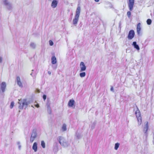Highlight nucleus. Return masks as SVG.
I'll return each instance as SVG.
<instances>
[{"label":"nucleus","instance_id":"f257e3e1","mask_svg":"<svg viewBox=\"0 0 154 154\" xmlns=\"http://www.w3.org/2000/svg\"><path fill=\"white\" fill-rule=\"evenodd\" d=\"M81 11V7L78 5L76 9L75 14V17L73 19L72 23L73 24L76 26L77 25V23L79 19L80 13Z\"/></svg>","mask_w":154,"mask_h":154},{"label":"nucleus","instance_id":"f03ea898","mask_svg":"<svg viewBox=\"0 0 154 154\" xmlns=\"http://www.w3.org/2000/svg\"><path fill=\"white\" fill-rule=\"evenodd\" d=\"M19 100V104L20 105L19 108L20 109H23L24 107H25V109L28 105L30 103V101H27L26 99H24L23 100Z\"/></svg>","mask_w":154,"mask_h":154},{"label":"nucleus","instance_id":"7ed1b4c3","mask_svg":"<svg viewBox=\"0 0 154 154\" xmlns=\"http://www.w3.org/2000/svg\"><path fill=\"white\" fill-rule=\"evenodd\" d=\"M136 107L137 108V110L135 112V114L136 115V116L138 120V125H141V114L138 108L136 105Z\"/></svg>","mask_w":154,"mask_h":154},{"label":"nucleus","instance_id":"20e7f679","mask_svg":"<svg viewBox=\"0 0 154 154\" xmlns=\"http://www.w3.org/2000/svg\"><path fill=\"white\" fill-rule=\"evenodd\" d=\"M4 4L6 7L7 9L9 11H11L13 9V6L11 3L8 0H3Z\"/></svg>","mask_w":154,"mask_h":154},{"label":"nucleus","instance_id":"39448f33","mask_svg":"<svg viewBox=\"0 0 154 154\" xmlns=\"http://www.w3.org/2000/svg\"><path fill=\"white\" fill-rule=\"evenodd\" d=\"M57 140L60 144H64L66 143V140L64 137L62 136L58 137Z\"/></svg>","mask_w":154,"mask_h":154},{"label":"nucleus","instance_id":"423d86ee","mask_svg":"<svg viewBox=\"0 0 154 154\" xmlns=\"http://www.w3.org/2000/svg\"><path fill=\"white\" fill-rule=\"evenodd\" d=\"M135 32L134 30H130L128 33V39H132L134 37Z\"/></svg>","mask_w":154,"mask_h":154},{"label":"nucleus","instance_id":"0eeeda50","mask_svg":"<svg viewBox=\"0 0 154 154\" xmlns=\"http://www.w3.org/2000/svg\"><path fill=\"white\" fill-rule=\"evenodd\" d=\"M134 0H129L128 6L129 10L132 11L133 10L134 5Z\"/></svg>","mask_w":154,"mask_h":154},{"label":"nucleus","instance_id":"6e6552de","mask_svg":"<svg viewBox=\"0 0 154 154\" xmlns=\"http://www.w3.org/2000/svg\"><path fill=\"white\" fill-rule=\"evenodd\" d=\"M6 83L5 82H3L1 83V90L0 89V93L1 92V90L2 91V92L4 93L5 92V89L6 88Z\"/></svg>","mask_w":154,"mask_h":154},{"label":"nucleus","instance_id":"1a4fd4ad","mask_svg":"<svg viewBox=\"0 0 154 154\" xmlns=\"http://www.w3.org/2000/svg\"><path fill=\"white\" fill-rule=\"evenodd\" d=\"M80 66V72H82L86 70V67L83 62H81Z\"/></svg>","mask_w":154,"mask_h":154},{"label":"nucleus","instance_id":"9d476101","mask_svg":"<svg viewBox=\"0 0 154 154\" xmlns=\"http://www.w3.org/2000/svg\"><path fill=\"white\" fill-rule=\"evenodd\" d=\"M16 81L17 84L19 87L21 88L23 87V85L20 81V79L19 76H16Z\"/></svg>","mask_w":154,"mask_h":154},{"label":"nucleus","instance_id":"9b49d317","mask_svg":"<svg viewBox=\"0 0 154 154\" xmlns=\"http://www.w3.org/2000/svg\"><path fill=\"white\" fill-rule=\"evenodd\" d=\"M58 2L57 0H53L51 4V6L53 8H55L58 4Z\"/></svg>","mask_w":154,"mask_h":154},{"label":"nucleus","instance_id":"f8f14e48","mask_svg":"<svg viewBox=\"0 0 154 154\" xmlns=\"http://www.w3.org/2000/svg\"><path fill=\"white\" fill-rule=\"evenodd\" d=\"M37 136V131L36 129H33L32 132L31 137L35 138Z\"/></svg>","mask_w":154,"mask_h":154},{"label":"nucleus","instance_id":"ddd939ff","mask_svg":"<svg viewBox=\"0 0 154 154\" xmlns=\"http://www.w3.org/2000/svg\"><path fill=\"white\" fill-rule=\"evenodd\" d=\"M75 103V101L73 99H71L69 100L68 103V106L69 107H72Z\"/></svg>","mask_w":154,"mask_h":154},{"label":"nucleus","instance_id":"4468645a","mask_svg":"<svg viewBox=\"0 0 154 154\" xmlns=\"http://www.w3.org/2000/svg\"><path fill=\"white\" fill-rule=\"evenodd\" d=\"M148 122H146V124L145 125V126L143 128V132L145 134V135H146L147 134V132L148 129Z\"/></svg>","mask_w":154,"mask_h":154},{"label":"nucleus","instance_id":"2eb2a0df","mask_svg":"<svg viewBox=\"0 0 154 154\" xmlns=\"http://www.w3.org/2000/svg\"><path fill=\"white\" fill-rule=\"evenodd\" d=\"M132 45L133 46L134 48L136 49L137 50H140V48L139 45L137 44V42H133Z\"/></svg>","mask_w":154,"mask_h":154},{"label":"nucleus","instance_id":"dca6fc26","mask_svg":"<svg viewBox=\"0 0 154 154\" xmlns=\"http://www.w3.org/2000/svg\"><path fill=\"white\" fill-rule=\"evenodd\" d=\"M140 23H138L137 24V34L138 35H140V31H141V28L140 27Z\"/></svg>","mask_w":154,"mask_h":154},{"label":"nucleus","instance_id":"f3484780","mask_svg":"<svg viewBox=\"0 0 154 154\" xmlns=\"http://www.w3.org/2000/svg\"><path fill=\"white\" fill-rule=\"evenodd\" d=\"M47 105L48 112L49 114H51V111L49 103H47Z\"/></svg>","mask_w":154,"mask_h":154},{"label":"nucleus","instance_id":"a211bd4d","mask_svg":"<svg viewBox=\"0 0 154 154\" xmlns=\"http://www.w3.org/2000/svg\"><path fill=\"white\" fill-rule=\"evenodd\" d=\"M57 63L56 57L54 56H52L51 57V63L53 64H55Z\"/></svg>","mask_w":154,"mask_h":154},{"label":"nucleus","instance_id":"6ab92c4d","mask_svg":"<svg viewBox=\"0 0 154 154\" xmlns=\"http://www.w3.org/2000/svg\"><path fill=\"white\" fill-rule=\"evenodd\" d=\"M57 145H55L53 147V150L54 152H56L58 151V148Z\"/></svg>","mask_w":154,"mask_h":154},{"label":"nucleus","instance_id":"aec40b11","mask_svg":"<svg viewBox=\"0 0 154 154\" xmlns=\"http://www.w3.org/2000/svg\"><path fill=\"white\" fill-rule=\"evenodd\" d=\"M75 136L77 139H79L82 137V135L81 134L77 133Z\"/></svg>","mask_w":154,"mask_h":154},{"label":"nucleus","instance_id":"412c9836","mask_svg":"<svg viewBox=\"0 0 154 154\" xmlns=\"http://www.w3.org/2000/svg\"><path fill=\"white\" fill-rule=\"evenodd\" d=\"M30 46L33 49H35L36 47V45L33 42H31L30 44Z\"/></svg>","mask_w":154,"mask_h":154},{"label":"nucleus","instance_id":"4be33fe9","mask_svg":"<svg viewBox=\"0 0 154 154\" xmlns=\"http://www.w3.org/2000/svg\"><path fill=\"white\" fill-rule=\"evenodd\" d=\"M96 124V122H94L91 124V128L92 130H93Z\"/></svg>","mask_w":154,"mask_h":154},{"label":"nucleus","instance_id":"5701e85b","mask_svg":"<svg viewBox=\"0 0 154 154\" xmlns=\"http://www.w3.org/2000/svg\"><path fill=\"white\" fill-rule=\"evenodd\" d=\"M86 75V73L85 72H81L79 74V75L80 77L82 78L84 77Z\"/></svg>","mask_w":154,"mask_h":154},{"label":"nucleus","instance_id":"b1692460","mask_svg":"<svg viewBox=\"0 0 154 154\" xmlns=\"http://www.w3.org/2000/svg\"><path fill=\"white\" fill-rule=\"evenodd\" d=\"M32 149L35 152H36L37 149V145H33Z\"/></svg>","mask_w":154,"mask_h":154},{"label":"nucleus","instance_id":"393cba45","mask_svg":"<svg viewBox=\"0 0 154 154\" xmlns=\"http://www.w3.org/2000/svg\"><path fill=\"white\" fill-rule=\"evenodd\" d=\"M66 125L65 124L63 125L62 129L63 131H65L66 130Z\"/></svg>","mask_w":154,"mask_h":154},{"label":"nucleus","instance_id":"a878e982","mask_svg":"<svg viewBox=\"0 0 154 154\" xmlns=\"http://www.w3.org/2000/svg\"><path fill=\"white\" fill-rule=\"evenodd\" d=\"M146 22L148 25H149L151 23L152 20L150 19H149L147 20Z\"/></svg>","mask_w":154,"mask_h":154},{"label":"nucleus","instance_id":"bb28decb","mask_svg":"<svg viewBox=\"0 0 154 154\" xmlns=\"http://www.w3.org/2000/svg\"><path fill=\"white\" fill-rule=\"evenodd\" d=\"M14 105V102L13 101L11 102V104H10V108L11 109H12Z\"/></svg>","mask_w":154,"mask_h":154},{"label":"nucleus","instance_id":"cd10ccee","mask_svg":"<svg viewBox=\"0 0 154 154\" xmlns=\"http://www.w3.org/2000/svg\"><path fill=\"white\" fill-rule=\"evenodd\" d=\"M131 13L130 11H128L127 13V15L128 18H130L131 16Z\"/></svg>","mask_w":154,"mask_h":154},{"label":"nucleus","instance_id":"c85d7f7f","mask_svg":"<svg viewBox=\"0 0 154 154\" xmlns=\"http://www.w3.org/2000/svg\"><path fill=\"white\" fill-rule=\"evenodd\" d=\"M35 139V138H34L32 137H30V142L31 143H32L34 141V140Z\"/></svg>","mask_w":154,"mask_h":154},{"label":"nucleus","instance_id":"c756f323","mask_svg":"<svg viewBox=\"0 0 154 154\" xmlns=\"http://www.w3.org/2000/svg\"><path fill=\"white\" fill-rule=\"evenodd\" d=\"M49 43L50 45L52 46L53 45V42L52 41L50 40L49 41Z\"/></svg>","mask_w":154,"mask_h":154},{"label":"nucleus","instance_id":"7c9ffc66","mask_svg":"<svg viewBox=\"0 0 154 154\" xmlns=\"http://www.w3.org/2000/svg\"><path fill=\"white\" fill-rule=\"evenodd\" d=\"M119 145H115V149L116 150H117L119 147Z\"/></svg>","mask_w":154,"mask_h":154},{"label":"nucleus","instance_id":"2f4dec72","mask_svg":"<svg viewBox=\"0 0 154 154\" xmlns=\"http://www.w3.org/2000/svg\"><path fill=\"white\" fill-rule=\"evenodd\" d=\"M52 66L53 69H55L57 68V65H53Z\"/></svg>","mask_w":154,"mask_h":154},{"label":"nucleus","instance_id":"473e14b6","mask_svg":"<svg viewBox=\"0 0 154 154\" xmlns=\"http://www.w3.org/2000/svg\"><path fill=\"white\" fill-rule=\"evenodd\" d=\"M43 99L44 100H45L46 99V96L45 95H44L43 96Z\"/></svg>","mask_w":154,"mask_h":154},{"label":"nucleus","instance_id":"72a5a7b5","mask_svg":"<svg viewBox=\"0 0 154 154\" xmlns=\"http://www.w3.org/2000/svg\"><path fill=\"white\" fill-rule=\"evenodd\" d=\"M2 58L0 56V63H2Z\"/></svg>","mask_w":154,"mask_h":154},{"label":"nucleus","instance_id":"f704fd0d","mask_svg":"<svg viewBox=\"0 0 154 154\" xmlns=\"http://www.w3.org/2000/svg\"><path fill=\"white\" fill-rule=\"evenodd\" d=\"M41 144H45V142L43 140L41 141Z\"/></svg>","mask_w":154,"mask_h":154},{"label":"nucleus","instance_id":"c9c22d12","mask_svg":"<svg viewBox=\"0 0 154 154\" xmlns=\"http://www.w3.org/2000/svg\"><path fill=\"white\" fill-rule=\"evenodd\" d=\"M63 147H67L68 146V145H62Z\"/></svg>","mask_w":154,"mask_h":154},{"label":"nucleus","instance_id":"e433bc0d","mask_svg":"<svg viewBox=\"0 0 154 154\" xmlns=\"http://www.w3.org/2000/svg\"><path fill=\"white\" fill-rule=\"evenodd\" d=\"M35 106L37 108H38L39 107V105L38 104H36L35 105Z\"/></svg>","mask_w":154,"mask_h":154},{"label":"nucleus","instance_id":"4c0bfd02","mask_svg":"<svg viewBox=\"0 0 154 154\" xmlns=\"http://www.w3.org/2000/svg\"><path fill=\"white\" fill-rule=\"evenodd\" d=\"M82 23H80V24H79V26H80V27H82Z\"/></svg>","mask_w":154,"mask_h":154},{"label":"nucleus","instance_id":"58836bf2","mask_svg":"<svg viewBox=\"0 0 154 154\" xmlns=\"http://www.w3.org/2000/svg\"><path fill=\"white\" fill-rule=\"evenodd\" d=\"M48 74H49L50 75H51V72L50 71H48Z\"/></svg>","mask_w":154,"mask_h":154},{"label":"nucleus","instance_id":"ea45409f","mask_svg":"<svg viewBox=\"0 0 154 154\" xmlns=\"http://www.w3.org/2000/svg\"><path fill=\"white\" fill-rule=\"evenodd\" d=\"M113 87H112L111 88L110 90H111V91H113Z\"/></svg>","mask_w":154,"mask_h":154},{"label":"nucleus","instance_id":"a19ab883","mask_svg":"<svg viewBox=\"0 0 154 154\" xmlns=\"http://www.w3.org/2000/svg\"><path fill=\"white\" fill-rule=\"evenodd\" d=\"M42 146L43 148H45V145H42Z\"/></svg>","mask_w":154,"mask_h":154},{"label":"nucleus","instance_id":"79ce46f5","mask_svg":"<svg viewBox=\"0 0 154 154\" xmlns=\"http://www.w3.org/2000/svg\"><path fill=\"white\" fill-rule=\"evenodd\" d=\"M21 147V146L20 145H19L18 146V148H19V149H20Z\"/></svg>","mask_w":154,"mask_h":154},{"label":"nucleus","instance_id":"37998d69","mask_svg":"<svg viewBox=\"0 0 154 154\" xmlns=\"http://www.w3.org/2000/svg\"><path fill=\"white\" fill-rule=\"evenodd\" d=\"M20 142L18 141L17 142V144H20Z\"/></svg>","mask_w":154,"mask_h":154},{"label":"nucleus","instance_id":"c03bdc74","mask_svg":"<svg viewBox=\"0 0 154 154\" xmlns=\"http://www.w3.org/2000/svg\"><path fill=\"white\" fill-rule=\"evenodd\" d=\"M96 2H98L100 0H94Z\"/></svg>","mask_w":154,"mask_h":154},{"label":"nucleus","instance_id":"a18cd8bd","mask_svg":"<svg viewBox=\"0 0 154 154\" xmlns=\"http://www.w3.org/2000/svg\"><path fill=\"white\" fill-rule=\"evenodd\" d=\"M33 144H37V143L36 142H34Z\"/></svg>","mask_w":154,"mask_h":154},{"label":"nucleus","instance_id":"49530a36","mask_svg":"<svg viewBox=\"0 0 154 154\" xmlns=\"http://www.w3.org/2000/svg\"><path fill=\"white\" fill-rule=\"evenodd\" d=\"M115 144H120L118 143H116Z\"/></svg>","mask_w":154,"mask_h":154},{"label":"nucleus","instance_id":"de8ad7c7","mask_svg":"<svg viewBox=\"0 0 154 154\" xmlns=\"http://www.w3.org/2000/svg\"><path fill=\"white\" fill-rule=\"evenodd\" d=\"M30 75H31L32 76H33V75H32V73H31L30 74Z\"/></svg>","mask_w":154,"mask_h":154},{"label":"nucleus","instance_id":"09e8293b","mask_svg":"<svg viewBox=\"0 0 154 154\" xmlns=\"http://www.w3.org/2000/svg\"><path fill=\"white\" fill-rule=\"evenodd\" d=\"M32 106V107H33V108L34 107L33 106Z\"/></svg>","mask_w":154,"mask_h":154},{"label":"nucleus","instance_id":"8fccbe9b","mask_svg":"<svg viewBox=\"0 0 154 154\" xmlns=\"http://www.w3.org/2000/svg\"><path fill=\"white\" fill-rule=\"evenodd\" d=\"M33 70H34L33 69V70H32V71H33Z\"/></svg>","mask_w":154,"mask_h":154},{"label":"nucleus","instance_id":"3c124183","mask_svg":"<svg viewBox=\"0 0 154 154\" xmlns=\"http://www.w3.org/2000/svg\"><path fill=\"white\" fill-rule=\"evenodd\" d=\"M49 1H51V0H49Z\"/></svg>","mask_w":154,"mask_h":154}]
</instances>
